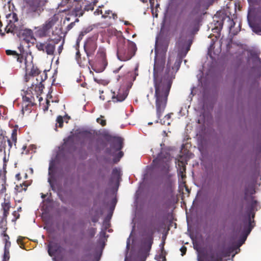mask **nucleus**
<instances>
[{
    "instance_id": "nucleus-1",
    "label": "nucleus",
    "mask_w": 261,
    "mask_h": 261,
    "mask_svg": "<svg viewBox=\"0 0 261 261\" xmlns=\"http://www.w3.org/2000/svg\"><path fill=\"white\" fill-rule=\"evenodd\" d=\"M156 39L155 46V58L153 67V80L155 87V106L156 115L160 119L166 106L167 97L174 78L175 74L179 69L182 60L190 50L192 43L191 39L188 40L179 38L177 43L178 53L174 66L171 68V57H169L164 75L161 77L160 75L163 71L165 63V52L160 53L156 46Z\"/></svg>"
},
{
    "instance_id": "nucleus-2",
    "label": "nucleus",
    "mask_w": 261,
    "mask_h": 261,
    "mask_svg": "<svg viewBox=\"0 0 261 261\" xmlns=\"http://www.w3.org/2000/svg\"><path fill=\"white\" fill-rule=\"evenodd\" d=\"M257 205V201L252 197L250 200L247 202L243 216V229L237 244L233 245L235 253L232 255V257L234 256L235 254L240 252V247L245 243L248 236L255 226L254 218L255 212L258 210Z\"/></svg>"
},
{
    "instance_id": "nucleus-3",
    "label": "nucleus",
    "mask_w": 261,
    "mask_h": 261,
    "mask_svg": "<svg viewBox=\"0 0 261 261\" xmlns=\"http://www.w3.org/2000/svg\"><path fill=\"white\" fill-rule=\"evenodd\" d=\"M41 0H28L27 3L25 14L29 19L38 17L43 11Z\"/></svg>"
},
{
    "instance_id": "nucleus-4",
    "label": "nucleus",
    "mask_w": 261,
    "mask_h": 261,
    "mask_svg": "<svg viewBox=\"0 0 261 261\" xmlns=\"http://www.w3.org/2000/svg\"><path fill=\"white\" fill-rule=\"evenodd\" d=\"M153 232H148L142 236L140 248V259L139 261H145L153 242Z\"/></svg>"
},
{
    "instance_id": "nucleus-5",
    "label": "nucleus",
    "mask_w": 261,
    "mask_h": 261,
    "mask_svg": "<svg viewBox=\"0 0 261 261\" xmlns=\"http://www.w3.org/2000/svg\"><path fill=\"white\" fill-rule=\"evenodd\" d=\"M61 40V37L58 36L55 40L49 39L44 42H37L36 48L39 51H42L48 55H53L55 50V45Z\"/></svg>"
},
{
    "instance_id": "nucleus-6",
    "label": "nucleus",
    "mask_w": 261,
    "mask_h": 261,
    "mask_svg": "<svg viewBox=\"0 0 261 261\" xmlns=\"http://www.w3.org/2000/svg\"><path fill=\"white\" fill-rule=\"evenodd\" d=\"M32 57L31 55L29 56H28L27 58L24 59L23 60L24 68L25 69V75L24 77V80L25 82H28L29 80V78L32 76H36L37 75L38 79L41 80L42 77L41 75H39V70L37 68V67H35L32 62Z\"/></svg>"
},
{
    "instance_id": "nucleus-7",
    "label": "nucleus",
    "mask_w": 261,
    "mask_h": 261,
    "mask_svg": "<svg viewBox=\"0 0 261 261\" xmlns=\"http://www.w3.org/2000/svg\"><path fill=\"white\" fill-rule=\"evenodd\" d=\"M123 140L121 138L117 137H114L110 145V153L113 154L114 152L119 151L117 155L114 158V163L118 162L123 155L122 151H120L122 148Z\"/></svg>"
},
{
    "instance_id": "nucleus-8",
    "label": "nucleus",
    "mask_w": 261,
    "mask_h": 261,
    "mask_svg": "<svg viewBox=\"0 0 261 261\" xmlns=\"http://www.w3.org/2000/svg\"><path fill=\"white\" fill-rule=\"evenodd\" d=\"M6 17L8 23L5 28V31L7 33L14 34L16 32L20 30V28L15 24L16 22H18V18L16 13H10L6 16Z\"/></svg>"
},
{
    "instance_id": "nucleus-9",
    "label": "nucleus",
    "mask_w": 261,
    "mask_h": 261,
    "mask_svg": "<svg viewBox=\"0 0 261 261\" xmlns=\"http://www.w3.org/2000/svg\"><path fill=\"white\" fill-rule=\"evenodd\" d=\"M47 77L46 74H44V78H41V80L36 78L37 81L36 84H32L30 87H29L28 89L24 92V95L29 96L30 97H33L32 90L34 89L36 92H41L44 88L43 85L42 84V82L44 81Z\"/></svg>"
},
{
    "instance_id": "nucleus-10",
    "label": "nucleus",
    "mask_w": 261,
    "mask_h": 261,
    "mask_svg": "<svg viewBox=\"0 0 261 261\" xmlns=\"http://www.w3.org/2000/svg\"><path fill=\"white\" fill-rule=\"evenodd\" d=\"M183 29L190 35L194 34L198 31V20L189 18L185 22Z\"/></svg>"
},
{
    "instance_id": "nucleus-11",
    "label": "nucleus",
    "mask_w": 261,
    "mask_h": 261,
    "mask_svg": "<svg viewBox=\"0 0 261 261\" xmlns=\"http://www.w3.org/2000/svg\"><path fill=\"white\" fill-rule=\"evenodd\" d=\"M97 48L96 42L92 39H89L84 45V50L86 51L87 56L94 53Z\"/></svg>"
},
{
    "instance_id": "nucleus-12",
    "label": "nucleus",
    "mask_w": 261,
    "mask_h": 261,
    "mask_svg": "<svg viewBox=\"0 0 261 261\" xmlns=\"http://www.w3.org/2000/svg\"><path fill=\"white\" fill-rule=\"evenodd\" d=\"M61 251V247L58 243L50 242L48 245V253L50 256H55Z\"/></svg>"
},
{
    "instance_id": "nucleus-13",
    "label": "nucleus",
    "mask_w": 261,
    "mask_h": 261,
    "mask_svg": "<svg viewBox=\"0 0 261 261\" xmlns=\"http://www.w3.org/2000/svg\"><path fill=\"white\" fill-rule=\"evenodd\" d=\"M253 66L252 69L253 72L258 76L261 75V61L258 57L253 59Z\"/></svg>"
},
{
    "instance_id": "nucleus-14",
    "label": "nucleus",
    "mask_w": 261,
    "mask_h": 261,
    "mask_svg": "<svg viewBox=\"0 0 261 261\" xmlns=\"http://www.w3.org/2000/svg\"><path fill=\"white\" fill-rule=\"evenodd\" d=\"M4 236L5 237V245L4 248V253L3 255V259H9L10 255H9V248L11 246V242L8 241L9 239V236L6 234H4Z\"/></svg>"
},
{
    "instance_id": "nucleus-15",
    "label": "nucleus",
    "mask_w": 261,
    "mask_h": 261,
    "mask_svg": "<svg viewBox=\"0 0 261 261\" xmlns=\"http://www.w3.org/2000/svg\"><path fill=\"white\" fill-rule=\"evenodd\" d=\"M22 35L23 39L27 42H31L35 40L33 33L31 30L25 29L22 30Z\"/></svg>"
},
{
    "instance_id": "nucleus-16",
    "label": "nucleus",
    "mask_w": 261,
    "mask_h": 261,
    "mask_svg": "<svg viewBox=\"0 0 261 261\" xmlns=\"http://www.w3.org/2000/svg\"><path fill=\"white\" fill-rule=\"evenodd\" d=\"M56 164V161L55 159H52L49 163V166L48 168V175L49 177L48 178V181L49 183V185H50L51 187L52 188V189L54 190L53 188V185L51 182V178L53 176L54 174V170L55 168Z\"/></svg>"
},
{
    "instance_id": "nucleus-17",
    "label": "nucleus",
    "mask_w": 261,
    "mask_h": 261,
    "mask_svg": "<svg viewBox=\"0 0 261 261\" xmlns=\"http://www.w3.org/2000/svg\"><path fill=\"white\" fill-rule=\"evenodd\" d=\"M57 21L58 17L56 15H54V16L49 18L43 24V25L48 30H49V29L55 24Z\"/></svg>"
},
{
    "instance_id": "nucleus-18",
    "label": "nucleus",
    "mask_w": 261,
    "mask_h": 261,
    "mask_svg": "<svg viewBox=\"0 0 261 261\" xmlns=\"http://www.w3.org/2000/svg\"><path fill=\"white\" fill-rule=\"evenodd\" d=\"M247 19L249 27L251 28L252 31L256 34H260L261 33V25L251 22L249 19V14L247 16Z\"/></svg>"
},
{
    "instance_id": "nucleus-19",
    "label": "nucleus",
    "mask_w": 261,
    "mask_h": 261,
    "mask_svg": "<svg viewBox=\"0 0 261 261\" xmlns=\"http://www.w3.org/2000/svg\"><path fill=\"white\" fill-rule=\"evenodd\" d=\"M234 249L233 245L223 247L221 250V254L224 257L229 256L234 252Z\"/></svg>"
},
{
    "instance_id": "nucleus-20",
    "label": "nucleus",
    "mask_w": 261,
    "mask_h": 261,
    "mask_svg": "<svg viewBox=\"0 0 261 261\" xmlns=\"http://www.w3.org/2000/svg\"><path fill=\"white\" fill-rule=\"evenodd\" d=\"M121 54L122 53L121 49L120 47H118L117 50V58L119 60L123 61L129 60L132 58V56L134 55V54L133 55L124 54L123 56H122Z\"/></svg>"
},
{
    "instance_id": "nucleus-21",
    "label": "nucleus",
    "mask_w": 261,
    "mask_h": 261,
    "mask_svg": "<svg viewBox=\"0 0 261 261\" xmlns=\"http://www.w3.org/2000/svg\"><path fill=\"white\" fill-rule=\"evenodd\" d=\"M6 54L8 55H12L16 58L17 61L20 63H22L24 60V59L22 56H19L15 51L12 50H7Z\"/></svg>"
},
{
    "instance_id": "nucleus-22",
    "label": "nucleus",
    "mask_w": 261,
    "mask_h": 261,
    "mask_svg": "<svg viewBox=\"0 0 261 261\" xmlns=\"http://www.w3.org/2000/svg\"><path fill=\"white\" fill-rule=\"evenodd\" d=\"M127 92L126 91L123 94L119 93L116 96H113L112 98L114 102H121L123 101L127 96Z\"/></svg>"
},
{
    "instance_id": "nucleus-23",
    "label": "nucleus",
    "mask_w": 261,
    "mask_h": 261,
    "mask_svg": "<svg viewBox=\"0 0 261 261\" xmlns=\"http://www.w3.org/2000/svg\"><path fill=\"white\" fill-rule=\"evenodd\" d=\"M120 177V169L115 168L112 171V179H115L117 182V186L118 187V180Z\"/></svg>"
},
{
    "instance_id": "nucleus-24",
    "label": "nucleus",
    "mask_w": 261,
    "mask_h": 261,
    "mask_svg": "<svg viewBox=\"0 0 261 261\" xmlns=\"http://www.w3.org/2000/svg\"><path fill=\"white\" fill-rule=\"evenodd\" d=\"M106 230H103V229H102L99 234L100 237L98 241V243L102 246V248L105 247V241L107 240V237H108V236H106Z\"/></svg>"
},
{
    "instance_id": "nucleus-25",
    "label": "nucleus",
    "mask_w": 261,
    "mask_h": 261,
    "mask_svg": "<svg viewBox=\"0 0 261 261\" xmlns=\"http://www.w3.org/2000/svg\"><path fill=\"white\" fill-rule=\"evenodd\" d=\"M6 183V177L5 174L0 173V193H3L6 190L5 184Z\"/></svg>"
},
{
    "instance_id": "nucleus-26",
    "label": "nucleus",
    "mask_w": 261,
    "mask_h": 261,
    "mask_svg": "<svg viewBox=\"0 0 261 261\" xmlns=\"http://www.w3.org/2000/svg\"><path fill=\"white\" fill-rule=\"evenodd\" d=\"M69 118L70 117L66 115H65L64 117L61 116H59L57 118L56 121L57 123H58L59 126L61 127L63 126V122L65 121L66 123H67V120L69 119Z\"/></svg>"
},
{
    "instance_id": "nucleus-27",
    "label": "nucleus",
    "mask_w": 261,
    "mask_h": 261,
    "mask_svg": "<svg viewBox=\"0 0 261 261\" xmlns=\"http://www.w3.org/2000/svg\"><path fill=\"white\" fill-rule=\"evenodd\" d=\"M37 35L41 37H44L46 35L49 30H48L43 25L42 27L37 28Z\"/></svg>"
},
{
    "instance_id": "nucleus-28",
    "label": "nucleus",
    "mask_w": 261,
    "mask_h": 261,
    "mask_svg": "<svg viewBox=\"0 0 261 261\" xmlns=\"http://www.w3.org/2000/svg\"><path fill=\"white\" fill-rule=\"evenodd\" d=\"M23 102L22 103L32 104L34 105L33 100L34 97H30L27 95L22 96Z\"/></svg>"
},
{
    "instance_id": "nucleus-29",
    "label": "nucleus",
    "mask_w": 261,
    "mask_h": 261,
    "mask_svg": "<svg viewBox=\"0 0 261 261\" xmlns=\"http://www.w3.org/2000/svg\"><path fill=\"white\" fill-rule=\"evenodd\" d=\"M2 207L4 210V217H6L8 214V211L10 208V204L9 202H5L2 204Z\"/></svg>"
},
{
    "instance_id": "nucleus-30",
    "label": "nucleus",
    "mask_w": 261,
    "mask_h": 261,
    "mask_svg": "<svg viewBox=\"0 0 261 261\" xmlns=\"http://www.w3.org/2000/svg\"><path fill=\"white\" fill-rule=\"evenodd\" d=\"M33 105H32V104L22 103V108H21L22 113L23 114L25 112H30L31 110L30 109V107L32 106Z\"/></svg>"
},
{
    "instance_id": "nucleus-31",
    "label": "nucleus",
    "mask_w": 261,
    "mask_h": 261,
    "mask_svg": "<svg viewBox=\"0 0 261 261\" xmlns=\"http://www.w3.org/2000/svg\"><path fill=\"white\" fill-rule=\"evenodd\" d=\"M94 3L93 2H89V4L86 5L84 7V10L85 11L93 10L94 9Z\"/></svg>"
},
{
    "instance_id": "nucleus-32",
    "label": "nucleus",
    "mask_w": 261,
    "mask_h": 261,
    "mask_svg": "<svg viewBox=\"0 0 261 261\" xmlns=\"http://www.w3.org/2000/svg\"><path fill=\"white\" fill-rule=\"evenodd\" d=\"M117 200L116 198H114L112 201V204L110 207L109 212L113 214L114 210L115 205L116 204Z\"/></svg>"
},
{
    "instance_id": "nucleus-33",
    "label": "nucleus",
    "mask_w": 261,
    "mask_h": 261,
    "mask_svg": "<svg viewBox=\"0 0 261 261\" xmlns=\"http://www.w3.org/2000/svg\"><path fill=\"white\" fill-rule=\"evenodd\" d=\"M110 14H112L113 18L115 19V17H116V15L115 14L112 13V12L111 10H109L105 11V14L102 13V17L104 18H107V17H108V15H109Z\"/></svg>"
},
{
    "instance_id": "nucleus-34",
    "label": "nucleus",
    "mask_w": 261,
    "mask_h": 261,
    "mask_svg": "<svg viewBox=\"0 0 261 261\" xmlns=\"http://www.w3.org/2000/svg\"><path fill=\"white\" fill-rule=\"evenodd\" d=\"M214 40L213 39L212 41H211V44L210 45V47H208V54L209 55V56L212 58V51H213V49L214 48Z\"/></svg>"
},
{
    "instance_id": "nucleus-35",
    "label": "nucleus",
    "mask_w": 261,
    "mask_h": 261,
    "mask_svg": "<svg viewBox=\"0 0 261 261\" xmlns=\"http://www.w3.org/2000/svg\"><path fill=\"white\" fill-rule=\"evenodd\" d=\"M4 218L3 220H2L0 222V228L3 229V234L5 233L4 232L6 230V228L5 227L6 226V222L4 221Z\"/></svg>"
},
{
    "instance_id": "nucleus-36",
    "label": "nucleus",
    "mask_w": 261,
    "mask_h": 261,
    "mask_svg": "<svg viewBox=\"0 0 261 261\" xmlns=\"http://www.w3.org/2000/svg\"><path fill=\"white\" fill-rule=\"evenodd\" d=\"M159 158L160 154H159L158 158H156L153 161V164L156 166H158V165H160L162 163V161L159 159Z\"/></svg>"
},
{
    "instance_id": "nucleus-37",
    "label": "nucleus",
    "mask_w": 261,
    "mask_h": 261,
    "mask_svg": "<svg viewBox=\"0 0 261 261\" xmlns=\"http://www.w3.org/2000/svg\"><path fill=\"white\" fill-rule=\"evenodd\" d=\"M170 118V114H167L163 119H161L160 122L162 124H165L166 123V120H168Z\"/></svg>"
},
{
    "instance_id": "nucleus-38",
    "label": "nucleus",
    "mask_w": 261,
    "mask_h": 261,
    "mask_svg": "<svg viewBox=\"0 0 261 261\" xmlns=\"http://www.w3.org/2000/svg\"><path fill=\"white\" fill-rule=\"evenodd\" d=\"M110 226V223L108 220L107 219H105L103 223V230H106L107 228H109Z\"/></svg>"
},
{
    "instance_id": "nucleus-39",
    "label": "nucleus",
    "mask_w": 261,
    "mask_h": 261,
    "mask_svg": "<svg viewBox=\"0 0 261 261\" xmlns=\"http://www.w3.org/2000/svg\"><path fill=\"white\" fill-rule=\"evenodd\" d=\"M128 41V44H129V47H131L132 50L134 51H135L136 49V44L132 41Z\"/></svg>"
},
{
    "instance_id": "nucleus-40",
    "label": "nucleus",
    "mask_w": 261,
    "mask_h": 261,
    "mask_svg": "<svg viewBox=\"0 0 261 261\" xmlns=\"http://www.w3.org/2000/svg\"><path fill=\"white\" fill-rule=\"evenodd\" d=\"M65 145L66 146L68 144V143L72 142L73 141V138L71 136L68 137L67 138L65 139L64 140Z\"/></svg>"
},
{
    "instance_id": "nucleus-41",
    "label": "nucleus",
    "mask_w": 261,
    "mask_h": 261,
    "mask_svg": "<svg viewBox=\"0 0 261 261\" xmlns=\"http://www.w3.org/2000/svg\"><path fill=\"white\" fill-rule=\"evenodd\" d=\"M77 21H79V19H76L74 22H72L70 23L69 25H67V29L68 30H70V29H71L73 28V27L74 26V25L75 24V22H77Z\"/></svg>"
},
{
    "instance_id": "nucleus-42",
    "label": "nucleus",
    "mask_w": 261,
    "mask_h": 261,
    "mask_svg": "<svg viewBox=\"0 0 261 261\" xmlns=\"http://www.w3.org/2000/svg\"><path fill=\"white\" fill-rule=\"evenodd\" d=\"M96 121L100 123L101 125L104 126L106 124V120H101L100 118H98L96 119Z\"/></svg>"
},
{
    "instance_id": "nucleus-43",
    "label": "nucleus",
    "mask_w": 261,
    "mask_h": 261,
    "mask_svg": "<svg viewBox=\"0 0 261 261\" xmlns=\"http://www.w3.org/2000/svg\"><path fill=\"white\" fill-rule=\"evenodd\" d=\"M6 141L4 140V141H2L1 144L0 145V151H2L3 149H5V147L6 146Z\"/></svg>"
},
{
    "instance_id": "nucleus-44",
    "label": "nucleus",
    "mask_w": 261,
    "mask_h": 261,
    "mask_svg": "<svg viewBox=\"0 0 261 261\" xmlns=\"http://www.w3.org/2000/svg\"><path fill=\"white\" fill-rule=\"evenodd\" d=\"M180 250L181 252V255L184 256L186 254L187 248L183 246L180 248Z\"/></svg>"
},
{
    "instance_id": "nucleus-45",
    "label": "nucleus",
    "mask_w": 261,
    "mask_h": 261,
    "mask_svg": "<svg viewBox=\"0 0 261 261\" xmlns=\"http://www.w3.org/2000/svg\"><path fill=\"white\" fill-rule=\"evenodd\" d=\"M169 168V165L167 163H165L163 167L161 169L162 170L166 171Z\"/></svg>"
},
{
    "instance_id": "nucleus-46",
    "label": "nucleus",
    "mask_w": 261,
    "mask_h": 261,
    "mask_svg": "<svg viewBox=\"0 0 261 261\" xmlns=\"http://www.w3.org/2000/svg\"><path fill=\"white\" fill-rule=\"evenodd\" d=\"M83 14V13L82 12V11L81 10H78L77 11V12H76V16H79V17L82 16Z\"/></svg>"
},
{
    "instance_id": "nucleus-47",
    "label": "nucleus",
    "mask_w": 261,
    "mask_h": 261,
    "mask_svg": "<svg viewBox=\"0 0 261 261\" xmlns=\"http://www.w3.org/2000/svg\"><path fill=\"white\" fill-rule=\"evenodd\" d=\"M63 42H62V43L59 46V47L58 48V51L59 54H60L61 53V51H62V49L63 48Z\"/></svg>"
},
{
    "instance_id": "nucleus-48",
    "label": "nucleus",
    "mask_w": 261,
    "mask_h": 261,
    "mask_svg": "<svg viewBox=\"0 0 261 261\" xmlns=\"http://www.w3.org/2000/svg\"><path fill=\"white\" fill-rule=\"evenodd\" d=\"M130 237L127 239L126 242V249L128 250L129 249V245H130Z\"/></svg>"
},
{
    "instance_id": "nucleus-49",
    "label": "nucleus",
    "mask_w": 261,
    "mask_h": 261,
    "mask_svg": "<svg viewBox=\"0 0 261 261\" xmlns=\"http://www.w3.org/2000/svg\"><path fill=\"white\" fill-rule=\"evenodd\" d=\"M94 14L95 15H99V14H101L102 15V11L99 10L98 9H97L95 12Z\"/></svg>"
},
{
    "instance_id": "nucleus-50",
    "label": "nucleus",
    "mask_w": 261,
    "mask_h": 261,
    "mask_svg": "<svg viewBox=\"0 0 261 261\" xmlns=\"http://www.w3.org/2000/svg\"><path fill=\"white\" fill-rule=\"evenodd\" d=\"M22 239H23V238L22 237H18L17 239V243L19 244H21V241H22Z\"/></svg>"
},
{
    "instance_id": "nucleus-51",
    "label": "nucleus",
    "mask_w": 261,
    "mask_h": 261,
    "mask_svg": "<svg viewBox=\"0 0 261 261\" xmlns=\"http://www.w3.org/2000/svg\"><path fill=\"white\" fill-rule=\"evenodd\" d=\"M221 27H220L219 28L216 27L214 29H213L212 30L214 31V32H219Z\"/></svg>"
},
{
    "instance_id": "nucleus-52",
    "label": "nucleus",
    "mask_w": 261,
    "mask_h": 261,
    "mask_svg": "<svg viewBox=\"0 0 261 261\" xmlns=\"http://www.w3.org/2000/svg\"><path fill=\"white\" fill-rule=\"evenodd\" d=\"M112 216V214L109 212V213L108 214V215H107V216L105 219H107V220H108L109 221V220L111 218Z\"/></svg>"
},
{
    "instance_id": "nucleus-53",
    "label": "nucleus",
    "mask_w": 261,
    "mask_h": 261,
    "mask_svg": "<svg viewBox=\"0 0 261 261\" xmlns=\"http://www.w3.org/2000/svg\"><path fill=\"white\" fill-rule=\"evenodd\" d=\"M139 191H137L136 193V194H135V201H136L137 200V199L139 198Z\"/></svg>"
},
{
    "instance_id": "nucleus-54",
    "label": "nucleus",
    "mask_w": 261,
    "mask_h": 261,
    "mask_svg": "<svg viewBox=\"0 0 261 261\" xmlns=\"http://www.w3.org/2000/svg\"><path fill=\"white\" fill-rule=\"evenodd\" d=\"M8 144V145L9 146V149L11 148L12 147V143L11 142V141L10 140H7V141Z\"/></svg>"
},
{
    "instance_id": "nucleus-55",
    "label": "nucleus",
    "mask_w": 261,
    "mask_h": 261,
    "mask_svg": "<svg viewBox=\"0 0 261 261\" xmlns=\"http://www.w3.org/2000/svg\"><path fill=\"white\" fill-rule=\"evenodd\" d=\"M138 70V67L135 68V76L134 77L133 80L135 81L136 79V76L138 75V73L136 72Z\"/></svg>"
},
{
    "instance_id": "nucleus-56",
    "label": "nucleus",
    "mask_w": 261,
    "mask_h": 261,
    "mask_svg": "<svg viewBox=\"0 0 261 261\" xmlns=\"http://www.w3.org/2000/svg\"><path fill=\"white\" fill-rule=\"evenodd\" d=\"M149 1H150V6L151 7H153V5H154V0H149Z\"/></svg>"
},
{
    "instance_id": "nucleus-57",
    "label": "nucleus",
    "mask_w": 261,
    "mask_h": 261,
    "mask_svg": "<svg viewBox=\"0 0 261 261\" xmlns=\"http://www.w3.org/2000/svg\"><path fill=\"white\" fill-rule=\"evenodd\" d=\"M193 90H192L191 92V94L189 95V98H190L191 100L192 99V96H193L194 95V94H193Z\"/></svg>"
},
{
    "instance_id": "nucleus-58",
    "label": "nucleus",
    "mask_w": 261,
    "mask_h": 261,
    "mask_svg": "<svg viewBox=\"0 0 261 261\" xmlns=\"http://www.w3.org/2000/svg\"><path fill=\"white\" fill-rule=\"evenodd\" d=\"M80 51L79 50H77L76 53V58L79 56H80Z\"/></svg>"
},
{
    "instance_id": "nucleus-59",
    "label": "nucleus",
    "mask_w": 261,
    "mask_h": 261,
    "mask_svg": "<svg viewBox=\"0 0 261 261\" xmlns=\"http://www.w3.org/2000/svg\"><path fill=\"white\" fill-rule=\"evenodd\" d=\"M3 160H4V162L5 163V162H6L8 160V159H7L6 157L4 156V159H3Z\"/></svg>"
},
{
    "instance_id": "nucleus-60",
    "label": "nucleus",
    "mask_w": 261,
    "mask_h": 261,
    "mask_svg": "<svg viewBox=\"0 0 261 261\" xmlns=\"http://www.w3.org/2000/svg\"><path fill=\"white\" fill-rule=\"evenodd\" d=\"M29 170L30 171L31 173L33 174V168H30L29 169Z\"/></svg>"
},
{
    "instance_id": "nucleus-61",
    "label": "nucleus",
    "mask_w": 261,
    "mask_h": 261,
    "mask_svg": "<svg viewBox=\"0 0 261 261\" xmlns=\"http://www.w3.org/2000/svg\"><path fill=\"white\" fill-rule=\"evenodd\" d=\"M143 3L147 2V0H141Z\"/></svg>"
},
{
    "instance_id": "nucleus-62",
    "label": "nucleus",
    "mask_w": 261,
    "mask_h": 261,
    "mask_svg": "<svg viewBox=\"0 0 261 261\" xmlns=\"http://www.w3.org/2000/svg\"><path fill=\"white\" fill-rule=\"evenodd\" d=\"M45 195L42 194L41 197H42V198H45Z\"/></svg>"
},
{
    "instance_id": "nucleus-63",
    "label": "nucleus",
    "mask_w": 261,
    "mask_h": 261,
    "mask_svg": "<svg viewBox=\"0 0 261 261\" xmlns=\"http://www.w3.org/2000/svg\"><path fill=\"white\" fill-rule=\"evenodd\" d=\"M128 23H128V22H127V21H125V22H124V24H125V25H127Z\"/></svg>"
},
{
    "instance_id": "nucleus-64",
    "label": "nucleus",
    "mask_w": 261,
    "mask_h": 261,
    "mask_svg": "<svg viewBox=\"0 0 261 261\" xmlns=\"http://www.w3.org/2000/svg\"><path fill=\"white\" fill-rule=\"evenodd\" d=\"M8 260H9V259H3V260H2V261H8Z\"/></svg>"
}]
</instances>
